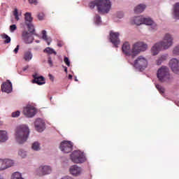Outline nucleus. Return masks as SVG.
<instances>
[{"mask_svg": "<svg viewBox=\"0 0 179 179\" xmlns=\"http://www.w3.org/2000/svg\"><path fill=\"white\" fill-rule=\"evenodd\" d=\"M173 45V37L169 34H166L164 37L163 41L155 43L152 49L151 52L152 55H157L159 54V51L160 50H167L170 48Z\"/></svg>", "mask_w": 179, "mask_h": 179, "instance_id": "nucleus-1", "label": "nucleus"}, {"mask_svg": "<svg viewBox=\"0 0 179 179\" xmlns=\"http://www.w3.org/2000/svg\"><path fill=\"white\" fill-rule=\"evenodd\" d=\"M89 6L90 9H94L96 6L99 13H108L111 9V1L110 0H96L90 3Z\"/></svg>", "mask_w": 179, "mask_h": 179, "instance_id": "nucleus-2", "label": "nucleus"}, {"mask_svg": "<svg viewBox=\"0 0 179 179\" xmlns=\"http://www.w3.org/2000/svg\"><path fill=\"white\" fill-rule=\"evenodd\" d=\"M30 134V130H29V127L26 125H20L17 127L15 130V139L16 141L22 145V143H24L27 138H29V135Z\"/></svg>", "mask_w": 179, "mask_h": 179, "instance_id": "nucleus-3", "label": "nucleus"}, {"mask_svg": "<svg viewBox=\"0 0 179 179\" xmlns=\"http://www.w3.org/2000/svg\"><path fill=\"white\" fill-rule=\"evenodd\" d=\"M157 78L162 83H171L173 82V76L170 75V70L167 66H162L157 70Z\"/></svg>", "mask_w": 179, "mask_h": 179, "instance_id": "nucleus-4", "label": "nucleus"}, {"mask_svg": "<svg viewBox=\"0 0 179 179\" xmlns=\"http://www.w3.org/2000/svg\"><path fill=\"white\" fill-rule=\"evenodd\" d=\"M131 23L136 24V26H141V24L150 26V30H156L157 29V25L153 22L152 19L143 17V16L135 17Z\"/></svg>", "mask_w": 179, "mask_h": 179, "instance_id": "nucleus-5", "label": "nucleus"}, {"mask_svg": "<svg viewBox=\"0 0 179 179\" xmlns=\"http://www.w3.org/2000/svg\"><path fill=\"white\" fill-rule=\"evenodd\" d=\"M131 63L133 64L136 69H138L141 72L145 71L148 68V59L143 56H138L136 59L132 63V59H131Z\"/></svg>", "mask_w": 179, "mask_h": 179, "instance_id": "nucleus-6", "label": "nucleus"}, {"mask_svg": "<svg viewBox=\"0 0 179 179\" xmlns=\"http://www.w3.org/2000/svg\"><path fill=\"white\" fill-rule=\"evenodd\" d=\"M122 51L126 57H128V61L130 64H131V59H134L135 58V53L134 52V45L132 46V49H131V45H129V42H125L123 43L122 46Z\"/></svg>", "mask_w": 179, "mask_h": 179, "instance_id": "nucleus-7", "label": "nucleus"}, {"mask_svg": "<svg viewBox=\"0 0 179 179\" xmlns=\"http://www.w3.org/2000/svg\"><path fill=\"white\" fill-rule=\"evenodd\" d=\"M71 159L73 163L80 164L86 162L85 153L80 150H76L71 154Z\"/></svg>", "mask_w": 179, "mask_h": 179, "instance_id": "nucleus-8", "label": "nucleus"}, {"mask_svg": "<svg viewBox=\"0 0 179 179\" xmlns=\"http://www.w3.org/2000/svg\"><path fill=\"white\" fill-rule=\"evenodd\" d=\"M24 24L27 26L28 30L31 34H34V36H37V34L34 32L36 29H34V25L33 24V17H31V13H26L24 14Z\"/></svg>", "mask_w": 179, "mask_h": 179, "instance_id": "nucleus-9", "label": "nucleus"}, {"mask_svg": "<svg viewBox=\"0 0 179 179\" xmlns=\"http://www.w3.org/2000/svg\"><path fill=\"white\" fill-rule=\"evenodd\" d=\"M133 47L134 57H136V55H138L139 52H141V51H146V50H148V45L144 43L143 42H137L133 45Z\"/></svg>", "mask_w": 179, "mask_h": 179, "instance_id": "nucleus-10", "label": "nucleus"}, {"mask_svg": "<svg viewBox=\"0 0 179 179\" xmlns=\"http://www.w3.org/2000/svg\"><path fill=\"white\" fill-rule=\"evenodd\" d=\"M51 171H52L51 166L47 165L41 166L36 169V174L41 177L43 176H47V174H51Z\"/></svg>", "mask_w": 179, "mask_h": 179, "instance_id": "nucleus-11", "label": "nucleus"}, {"mask_svg": "<svg viewBox=\"0 0 179 179\" xmlns=\"http://www.w3.org/2000/svg\"><path fill=\"white\" fill-rule=\"evenodd\" d=\"M110 43H113V45L115 47H116V48H117L118 45L120 43V33L110 31Z\"/></svg>", "mask_w": 179, "mask_h": 179, "instance_id": "nucleus-12", "label": "nucleus"}, {"mask_svg": "<svg viewBox=\"0 0 179 179\" xmlns=\"http://www.w3.org/2000/svg\"><path fill=\"white\" fill-rule=\"evenodd\" d=\"M59 148L64 153H71L73 145L71 141H63L61 143Z\"/></svg>", "mask_w": 179, "mask_h": 179, "instance_id": "nucleus-13", "label": "nucleus"}, {"mask_svg": "<svg viewBox=\"0 0 179 179\" xmlns=\"http://www.w3.org/2000/svg\"><path fill=\"white\" fill-rule=\"evenodd\" d=\"M23 113L28 118H31L36 115V108L31 105H28L27 107L24 108Z\"/></svg>", "mask_w": 179, "mask_h": 179, "instance_id": "nucleus-14", "label": "nucleus"}, {"mask_svg": "<svg viewBox=\"0 0 179 179\" xmlns=\"http://www.w3.org/2000/svg\"><path fill=\"white\" fill-rule=\"evenodd\" d=\"M35 128L38 132H43L45 129V122L44 120L41 118L36 119L35 121Z\"/></svg>", "mask_w": 179, "mask_h": 179, "instance_id": "nucleus-15", "label": "nucleus"}, {"mask_svg": "<svg viewBox=\"0 0 179 179\" xmlns=\"http://www.w3.org/2000/svg\"><path fill=\"white\" fill-rule=\"evenodd\" d=\"M22 40L26 44H31V43L34 41V37H33V35L27 31H24L22 32Z\"/></svg>", "mask_w": 179, "mask_h": 179, "instance_id": "nucleus-16", "label": "nucleus"}, {"mask_svg": "<svg viewBox=\"0 0 179 179\" xmlns=\"http://www.w3.org/2000/svg\"><path fill=\"white\" fill-rule=\"evenodd\" d=\"M169 66L174 73H179V61L177 59H171Z\"/></svg>", "mask_w": 179, "mask_h": 179, "instance_id": "nucleus-17", "label": "nucleus"}, {"mask_svg": "<svg viewBox=\"0 0 179 179\" xmlns=\"http://www.w3.org/2000/svg\"><path fill=\"white\" fill-rule=\"evenodd\" d=\"M69 172L74 177H78V176L82 174V168L78 166V165H73L70 167Z\"/></svg>", "mask_w": 179, "mask_h": 179, "instance_id": "nucleus-18", "label": "nucleus"}, {"mask_svg": "<svg viewBox=\"0 0 179 179\" xmlns=\"http://www.w3.org/2000/svg\"><path fill=\"white\" fill-rule=\"evenodd\" d=\"M1 90L5 93H10L12 92V83L7 80L6 82L1 85Z\"/></svg>", "mask_w": 179, "mask_h": 179, "instance_id": "nucleus-19", "label": "nucleus"}, {"mask_svg": "<svg viewBox=\"0 0 179 179\" xmlns=\"http://www.w3.org/2000/svg\"><path fill=\"white\" fill-rule=\"evenodd\" d=\"M34 80L32 83H36L37 85H41L45 84V79L43 76H38L37 74L33 75Z\"/></svg>", "mask_w": 179, "mask_h": 179, "instance_id": "nucleus-20", "label": "nucleus"}, {"mask_svg": "<svg viewBox=\"0 0 179 179\" xmlns=\"http://www.w3.org/2000/svg\"><path fill=\"white\" fill-rule=\"evenodd\" d=\"M42 38L46 41L48 45H50V44H51V41H52V39L47 36V31L45 30L42 31Z\"/></svg>", "mask_w": 179, "mask_h": 179, "instance_id": "nucleus-21", "label": "nucleus"}, {"mask_svg": "<svg viewBox=\"0 0 179 179\" xmlns=\"http://www.w3.org/2000/svg\"><path fill=\"white\" fill-rule=\"evenodd\" d=\"M146 9V6L143 4H139L134 8L135 13H142Z\"/></svg>", "mask_w": 179, "mask_h": 179, "instance_id": "nucleus-22", "label": "nucleus"}, {"mask_svg": "<svg viewBox=\"0 0 179 179\" xmlns=\"http://www.w3.org/2000/svg\"><path fill=\"white\" fill-rule=\"evenodd\" d=\"M8 134L6 131H0V142H6Z\"/></svg>", "mask_w": 179, "mask_h": 179, "instance_id": "nucleus-23", "label": "nucleus"}, {"mask_svg": "<svg viewBox=\"0 0 179 179\" xmlns=\"http://www.w3.org/2000/svg\"><path fill=\"white\" fill-rule=\"evenodd\" d=\"M173 14L176 19H179V2L176 3L173 6Z\"/></svg>", "mask_w": 179, "mask_h": 179, "instance_id": "nucleus-24", "label": "nucleus"}, {"mask_svg": "<svg viewBox=\"0 0 179 179\" xmlns=\"http://www.w3.org/2000/svg\"><path fill=\"white\" fill-rule=\"evenodd\" d=\"M33 58V54L30 51H27L24 53V59L29 62V61H31Z\"/></svg>", "mask_w": 179, "mask_h": 179, "instance_id": "nucleus-25", "label": "nucleus"}, {"mask_svg": "<svg viewBox=\"0 0 179 179\" xmlns=\"http://www.w3.org/2000/svg\"><path fill=\"white\" fill-rule=\"evenodd\" d=\"M1 37L3 40H4V44H9L10 43L11 39L9 36L6 35V34H2Z\"/></svg>", "mask_w": 179, "mask_h": 179, "instance_id": "nucleus-26", "label": "nucleus"}, {"mask_svg": "<svg viewBox=\"0 0 179 179\" xmlns=\"http://www.w3.org/2000/svg\"><path fill=\"white\" fill-rule=\"evenodd\" d=\"M4 162V164L6 166V169H9V167H12L13 166L14 162L12 159H3Z\"/></svg>", "mask_w": 179, "mask_h": 179, "instance_id": "nucleus-27", "label": "nucleus"}, {"mask_svg": "<svg viewBox=\"0 0 179 179\" xmlns=\"http://www.w3.org/2000/svg\"><path fill=\"white\" fill-rule=\"evenodd\" d=\"M43 52H45L46 54H49V55L54 54V55H57V52L55 50H54V49H52L50 47L46 48L43 50Z\"/></svg>", "mask_w": 179, "mask_h": 179, "instance_id": "nucleus-28", "label": "nucleus"}, {"mask_svg": "<svg viewBox=\"0 0 179 179\" xmlns=\"http://www.w3.org/2000/svg\"><path fill=\"white\" fill-rule=\"evenodd\" d=\"M156 89H157V90L159 92L160 94H164V87H162V85L157 84L155 85Z\"/></svg>", "mask_w": 179, "mask_h": 179, "instance_id": "nucleus-29", "label": "nucleus"}, {"mask_svg": "<svg viewBox=\"0 0 179 179\" xmlns=\"http://www.w3.org/2000/svg\"><path fill=\"white\" fill-rule=\"evenodd\" d=\"M33 150H40V143L38 142H34L32 144Z\"/></svg>", "mask_w": 179, "mask_h": 179, "instance_id": "nucleus-30", "label": "nucleus"}, {"mask_svg": "<svg viewBox=\"0 0 179 179\" xmlns=\"http://www.w3.org/2000/svg\"><path fill=\"white\" fill-rule=\"evenodd\" d=\"M3 170H6V166H5L3 159H0V171H2Z\"/></svg>", "mask_w": 179, "mask_h": 179, "instance_id": "nucleus-31", "label": "nucleus"}, {"mask_svg": "<svg viewBox=\"0 0 179 179\" xmlns=\"http://www.w3.org/2000/svg\"><path fill=\"white\" fill-rule=\"evenodd\" d=\"M18 155H19V156L22 157V159H24V157H26V156H27V154L26 153V151H24L23 150H20L19 152H18Z\"/></svg>", "mask_w": 179, "mask_h": 179, "instance_id": "nucleus-32", "label": "nucleus"}, {"mask_svg": "<svg viewBox=\"0 0 179 179\" xmlns=\"http://www.w3.org/2000/svg\"><path fill=\"white\" fill-rule=\"evenodd\" d=\"M165 59L166 56H162L157 60V65H162V62H163V61H165Z\"/></svg>", "mask_w": 179, "mask_h": 179, "instance_id": "nucleus-33", "label": "nucleus"}, {"mask_svg": "<svg viewBox=\"0 0 179 179\" xmlns=\"http://www.w3.org/2000/svg\"><path fill=\"white\" fill-rule=\"evenodd\" d=\"M13 15L15 16V20H19V11L17 8L14 9Z\"/></svg>", "mask_w": 179, "mask_h": 179, "instance_id": "nucleus-34", "label": "nucleus"}, {"mask_svg": "<svg viewBox=\"0 0 179 179\" xmlns=\"http://www.w3.org/2000/svg\"><path fill=\"white\" fill-rule=\"evenodd\" d=\"M173 55H179V45L173 48Z\"/></svg>", "mask_w": 179, "mask_h": 179, "instance_id": "nucleus-35", "label": "nucleus"}, {"mask_svg": "<svg viewBox=\"0 0 179 179\" xmlns=\"http://www.w3.org/2000/svg\"><path fill=\"white\" fill-rule=\"evenodd\" d=\"M19 115H20V111H19V110H17L12 113V117L13 118H16V117H19Z\"/></svg>", "mask_w": 179, "mask_h": 179, "instance_id": "nucleus-36", "label": "nucleus"}, {"mask_svg": "<svg viewBox=\"0 0 179 179\" xmlns=\"http://www.w3.org/2000/svg\"><path fill=\"white\" fill-rule=\"evenodd\" d=\"M95 22L96 24H99V23L101 22V17H100L99 15H96L95 17Z\"/></svg>", "mask_w": 179, "mask_h": 179, "instance_id": "nucleus-37", "label": "nucleus"}, {"mask_svg": "<svg viewBox=\"0 0 179 179\" xmlns=\"http://www.w3.org/2000/svg\"><path fill=\"white\" fill-rule=\"evenodd\" d=\"M64 62H65L66 65H67V66H71V62H69V59L68 57H65Z\"/></svg>", "mask_w": 179, "mask_h": 179, "instance_id": "nucleus-38", "label": "nucleus"}, {"mask_svg": "<svg viewBox=\"0 0 179 179\" xmlns=\"http://www.w3.org/2000/svg\"><path fill=\"white\" fill-rule=\"evenodd\" d=\"M17 29V27H16V24H12L10 26V30L12 33H13V31H15V30H16Z\"/></svg>", "mask_w": 179, "mask_h": 179, "instance_id": "nucleus-39", "label": "nucleus"}, {"mask_svg": "<svg viewBox=\"0 0 179 179\" xmlns=\"http://www.w3.org/2000/svg\"><path fill=\"white\" fill-rule=\"evenodd\" d=\"M44 13H40L38 15V20H44Z\"/></svg>", "mask_w": 179, "mask_h": 179, "instance_id": "nucleus-40", "label": "nucleus"}, {"mask_svg": "<svg viewBox=\"0 0 179 179\" xmlns=\"http://www.w3.org/2000/svg\"><path fill=\"white\" fill-rule=\"evenodd\" d=\"M48 63L49 64L50 66H52V59H51V57H48Z\"/></svg>", "mask_w": 179, "mask_h": 179, "instance_id": "nucleus-41", "label": "nucleus"}, {"mask_svg": "<svg viewBox=\"0 0 179 179\" xmlns=\"http://www.w3.org/2000/svg\"><path fill=\"white\" fill-rule=\"evenodd\" d=\"M64 45V42L59 41L57 42V46L58 47H62Z\"/></svg>", "mask_w": 179, "mask_h": 179, "instance_id": "nucleus-42", "label": "nucleus"}, {"mask_svg": "<svg viewBox=\"0 0 179 179\" xmlns=\"http://www.w3.org/2000/svg\"><path fill=\"white\" fill-rule=\"evenodd\" d=\"M19 47L20 45H17V47L14 49L13 52H15V54L19 52Z\"/></svg>", "mask_w": 179, "mask_h": 179, "instance_id": "nucleus-43", "label": "nucleus"}, {"mask_svg": "<svg viewBox=\"0 0 179 179\" xmlns=\"http://www.w3.org/2000/svg\"><path fill=\"white\" fill-rule=\"evenodd\" d=\"M124 16V13H119L117 15V17H119V19H121V17H123Z\"/></svg>", "mask_w": 179, "mask_h": 179, "instance_id": "nucleus-44", "label": "nucleus"}, {"mask_svg": "<svg viewBox=\"0 0 179 179\" xmlns=\"http://www.w3.org/2000/svg\"><path fill=\"white\" fill-rule=\"evenodd\" d=\"M29 3H37V0H28Z\"/></svg>", "mask_w": 179, "mask_h": 179, "instance_id": "nucleus-45", "label": "nucleus"}, {"mask_svg": "<svg viewBox=\"0 0 179 179\" xmlns=\"http://www.w3.org/2000/svg\"><path fill=\"white\" fill-rule=\"evenodd\" d=\"M27 69H29V66H27L24 67L22 69V71H24V72L25 71H27Z\"/></svg>", "mask_w": 179, "mask_h": 179, "instance_id": "nucleus-46", "label": "nucleus"}, {"mask_svg": "<svg viewBox=\"0 0 179 179\" xmlns=\"http://www.w3.org/2000/svg\"><path fill=\"white\" fill-rule=\"evenodd\" d=\"M49 78H50V80H54V76H52V75L49 74Z\"/></svg>", "mask_w": 179, "mask_h": 179, "instance_id": "nucleus-47", "label": "nucleus"}, {"mask_svg": "<svg viewBox=\"0 0 179 179\" xmlns=\"http://www.w3.org/2000/svg\"><path fill=\"white\" fill-rule=\"evenodd\" d=\"M64 72H66V73H68V68H66V66H64Z\"/></svg>", "mask_w": 179, "mask_h": 179, "instance_id": "nucleus-48", "label": "nucleus"}, {"mask_svg": "<svg viewBox=\"0 0 179 179\" xmlns=\"http://www.w3.org/2000/svg\"><path fill=\"white\" fill-rule=\"evenodd\" d=\"M62 179H73V178L67 176V177H64V178H63Z\"/></svg>", "mask_w": 179, "mask_h": 179, "instance_id": "nucleus-49", "label": "nucleus"}, {"mask_svg": "<svg viewBox=\"0 0 179 179\" xmlns=\"http://www.w3.org/2000/svg\"><path fill=\"white\" fill-rule=\"evenodd\" d=\"M72 78H73V76L71 74L69 75V79H72Z\"/></svg>", "mask_w": 179, "mask_h": 179, "instance_id": "nucleus-50", "label": "nucleus"}, {"mask_svg": "<svg viewBox=\"0 0 179 179\" xmlns=\"http://www.w3.org/2000/svg\"><path fill=\"white\" fill-rule=\"evenodd\" d=\"M36 43H40V41H36Z\"/></svg>", "mask_w": 179, "mask_h": 179, "instance_id": "nucleus-51", "label": "nucleus"}, {"mask_svg": "<svg viewBox=\"0 0 179 179\" xmlns=\"http://www.w3.org/2000/svg\"><path fill=\"white\" fill-rule=\"evenodd\" d=\"M75 80H76V82H78V79L76 78Z\"/></svg>", "mask_w": 179, "mask_h": 179, "instance_id": "nucleus-52", "label": "nucleus"}, {"mask_svg": "<svg viewBox=\"0 0 179 179\" xmlns=\"http://www.w3.org/2000/svg\"><path fill=\"white\" fill-rule=\"evenodd\" d=\"M0 179H3V177H0Z\"/></svg>", "mask_w": 179, "mask_h": 179, "instance_id": "nucleus-53", "label": "nucleus"}]
</instances>
